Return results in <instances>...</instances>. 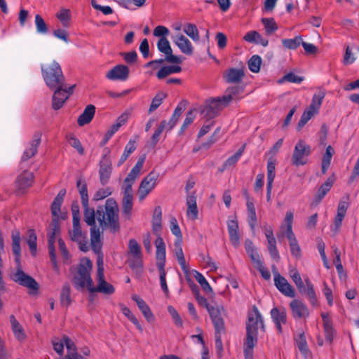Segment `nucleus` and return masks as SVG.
<instances>
[{
    "label": "nucleus",
    "mask_w": 359,
    "mask_h": 359,
    "mask_svg": "<svg viewBox=\"0 0 359 359\" xmlns=\"http://www.w3.org/2000/svg\"><path fill=\"white\" fill-rule=\"evenodd\" d=\"M81 204L83 208V219L90 226V229H99L95 223L96 217L103 230L109 229L114 233L119 231L118 208L114 198H108L104 206H98L96 211L93 208L89 207L88 203Z\"/></svg>",
    "instance_id": "obj_1"
},
{
    "label": "nucleus",
    "mask_w": 359,
    "mask_h": 359,
    "mask_svg": "<svg viewBox=\"0 0 359 359\" xmlns=\"http://www.w3.org/2000/svg\"><path fill=\"white\" fill-rule=\"evenodd\" d=\"M12 251L15 255V262L16 263V271L11 276V279L21 286L28 288L29 294H35L38 293L39 285L36 280L31 276L25 273L21 266V248H20V233L18 230L12 232Z\"/></svg>",
    "instance_id": "obj_2"
},
{
    "label": "nucleus",
    "mask_w": 359,
    "mask_h": 359,
    "mask_svg": "<svg viewBox=\"0 0 359 359\" xmlns=\"http://www.w3.org/2000/svg\"><path fill=\"white\" fill-rule=\"evenodd\" d=\"M259 325L263 331L265 330L262 316L258 309L254 306L252 313H248L246 323V337L243 344L245 359H253L254 347L258 341Z\"/></svg>",
    "instance_id": "obj_3"
},
{
    "label": "nucleus",
    "mask_w": 359,
    "mask_h": 359,
    "mask_svg": "<svg viewBox=\"0 0 359 359\" xmlns=\"http://www.w3.org/2000/svg\"><path fill=\"white\" fill-rule=\"evenodd\" d=\"M66 194V190L65 189H61L56 197L54 198L51 206V214L53 215V219L50 226V231L48 232V252L50 257L51 263L53 266V269L55 271L58 270V266L56 260V254L55 249V242L56 235L60 231V226L59 223V213L60 212L61 206L64 201V198Z\"/></svg>",
    "instance_id": "obj_4"
},
{
    "label": "nucleus",
    "mask_w": 359,
    "mask_h": 359,
    "mask_svg": "<svg viewBox=\"0 0 359 359\" xmlns=\"http://www.w3.org/2000/svg\"><path fill=\"white\" fill-rule=\"evenodd\" d=\"M145 155L140 156L135 165L132 168L126 179L124 180L125 189L123 193V198L122 201L123 212L126 215H130L133 209V188L135 180L140 174V171L143 168L145 161Z\"/></svg>",
    "instance_id": "obj_5"
},
{
    "label": "nucleus",
    "mask_w": 359,
    "mask_h": 359,
    "mask_svg": "<svg viewBox=\"0 0 359 359\" xmlns=\"http://www.w3.org/2000/svg\"><path fill=\"white\" fill-rule=\"evenodd\" d=\"M41 69L43 80L49 88L66 85L62 68L56 61H53L47 65H41Z\"/></svg>",
    "instance_id": "obj_6"
},
{
    "label": "nucleus",
    "mask_w": 359,
    "mask_h": 359,
    "mask_svg": "<svg viewBox=\"0 0 359 359\" xmlns=\"http://www.w3.org/2000/svg\"><path fill=\"white\" fill-rule=\"evenodd\" d=\"M155 246L156 248V266L160 273V284L161 287L166 296L168 295L169 290L166 283V272L165 271V244L163 239L158 238L155 241Z\"/></svg>",
    "instance_id": "obj_7"
},
{
    "label": "nucleus",
    "mask_w": 359,
    "mask_h": 359,
    "mask_svg": "<svg viewBox=\"0 0 359 359\" xmlns=\"http://www.w3.org/2000/svg\"><path fill=\"white\" fill-rule=\"evenodd\" d=\"M93 264L90 259L86 258L81 261L78 266L77 275L74 278V283L78 288H83L86 286L88 290L93 286V280L90 277V271Z\"/></svg>",
    "instance_id": "obj_8"
},
{
    "label": "nucleus",
    "mask_w": 359,
    "mask_h": 359,
    "mask_svg": "<svg viewBox=\"0 0 359 359\" xmlns=\"http://www.w3.org/2000/svg\"><path fill=\"white\" fill-rule=\"evenodd\" d=\"M75 86V85L67 86L66 84L61 86V87L52 88L55 90L52 99V107L53 109L58 110L63 106L66 100L73 93Z\"/></svg>",
    "instance_id": "obj_9"
},
{
    "label": "nucleus",
    "mask_w": 359,
    "mask_h": 359,
    "mask_svg": "<svg viewBox=\"0 0 359 359\" xmlns=\"http://www.w3.org/2000/svg\"><path fill=\"white\" fill-rule=\"evenodd\" d=\"M311 154V147L305 143L304 141L300 140L296 144L292 156V163L296 166L303 165L306 164V156Z\"/></svg>",
    "instance_id": "obj_10"
},
{
    "label": "nucleus",
    "mask_w": 359,
    "mask_h": 359,
    "mask_svg": "<svg viewBox=\"0 0 359 359\" xmlns=\"http://www.w3.org/2000/svg\"><path fill=\"white\" fill-rule=\"evenodd\" d=\"M104 154L102 155L100 162L99 170L100 180L102 185H105L109 182L112 170L109 158L110 149L104 148Z\"/></svg>",
    "instance_id": "obj_11"
},
{
    "label": "nucleus",
    "mask_w": 359,
    "mask_h": 359,
    "mask_svg": "<svg viewBox=\"0 0 359 359\" xmlns=\"http://www.w3.org/2000/svg\"><path fill=\"white\" fill-rule=\"evenodd\" d=\"M158 177V174L153 170L142 180L138 189L140 200L144 199L155 187Z\"/></svg>",
    "instance_id": "obj_12"
},
{
    "label": "nucleus",
    "mask_w": 359,
    "mask_h": 359,
    "mask_svg": "<svg viewBox=\"0 0 359 359\" xmlns=\"http://www.w3.org/2000/svg\"><path fill=\"white\" fill-rule=\"evenodd\" d=\"M158 50L165 55V60L170 63L180 64L182 62L180 57L174 55L168 40L165 37L159 39L157 43Z\"/></svg>",
    "instance_id": "obj_13"
},
{
    "label": "nucleus",
    "mask_w": 359,
    "mask_h": 359,
    "mask_svg": "<svg viewBox=\"0 0 359 359\" xmlns=\"http://www.w3.org/2000/svg\"><path fill=\"white\" fill-rule=\"evenodd\" d=\"M274 285L277 289L285 296L289 297H295V291L287 279L278 272L274 273Z\"/></svg>",
    "instance_id": "obj_14"
},
{
    "label": "nucleus",
    "mask_w": 359,
    "mask_h": 359,
    "mask_svg": "<svg viewBox=\"0 0 359 359\" xmlns=\"http://www.w3.org/2000/svg\"><path fill=\"white\" fill-rule=\"evenodd\" d=\"M227 105L224 104L223 97L212 99L206 104L203 112L208 118H213Z\"/></svg>",
    "instance_id": "obj_15"
},
{
    "label": "nucleus",
    "mask_w": 359,
    "mask_h": 359,
    "mask_svg": "<svg viewBox=\"0 0 359 359\" xmlns=\"http://www.w3.org/2000/svg\"><path fill=\"white\" fill-rule=\"evenodd\" d=\"M130 70L125 65H118L110 69L106 74L107 79L111 81H126L129 77Z\"/></svg>",
    "instance_id": "obj_16"
},
{
    "label": "nucleus",
    "mask_w": 359,
    "mask_h": 359,
    "mask_svg": "<svg viewBox=\"0 0 359 359\" xmlns=\"http://www.w3.org/2000/svg\"><path fill=\"white\" fill-rule=\"evenodd\" d=\"M41 133L36 131L33 135V139L29 142L28 147L25 150L21 160L22 161H27L34 156L37 152L38 147L41 144Z\"/></svg>",
    "instance_id": "obj_17"
},
{
    "label": "nucleus",
    "mask_w": 359,
    "mask_h": 359,
    "mask_svg": "<svg viewBox=\"0 0 359 359\" xmlns=\"http://www.w3.org/2000/svg\"><path fill=\"white\" fill-rule=\"evenodd\" d=\"M270 314L278 333H281L283 332L282 325H285L287 322L285 309L284 308L278 309L274 307L271 310Z\"/></svg>",
    "instance_id": "obj_18"
},
{
    "label": "nucleus",
    "mask_w": 359,
    "mask_h": 359,
    "mask_svg": "<svg viewBox=\"0 0 359 359\" xmlns=\"http://www.w3.org/2000/svg\"><path fill=\"white\" fill-rule=\"evenodd\" d=\"M34 181L33 173L27 170L23 171L16 179V187L19 191L24 192L32 185Z\"/></svg>",
    "instance_id": "obj_19"
},
{
    "label": "nucleus",
    "mask_w": 359,
    "mask_h": 359,
    "mask_svg": "<svg viewBox=\"0 0 359 359\" xmlns=\"http://www.w3.org/2000/svg\"><path fill=\"white\" fill-rule=\"evenodd\" d=\"M245 76L243 69L230 68L224 75V79L229 83H238Z\"/></svg>",
    "instance_id": "obj_20"
},
{
    "label": "nucleus",
    "mask_w": 359,
    "mask_h": 359,
    "mask_svg": "<svg viewBox=\"0 0 359 359\" xmlns=\"http://www.w3.org/2000/svg\"><path fill=\"white\" fill-rule=\"evenodd\" d=\"M290 306L292 314L295 318H305L309 316V311L306 306L297 299L292 300L290 304Z\"/></svg>",
    "instance_id": "obj_21"
},
{
    "label": "nucleus",
    "mask_w": 359,
    "mask_h": 359,
    "mask_svg": "<svg viewBox=\"0 0 359 359\" xmlns=\"http://www.w3.org/2000/svg\"><path fill=\"white\" fill-rule=\"evenodd\" d=\"M132 299L137 304L139 309L141 311L147 321L151 322L154 320V314L144 299L137 294H133L132 296Z\"/></svg>",
    "instance_id": "obj_22"
},
{
    "label": "nucleus",
    "mask_w": 359,
    "mask_h": 359,
    "mask_svg": "<svg viewBox=\"0 0 359 359\" xmlns=\"http://www.w3.org/2000/svg\"><path fill=\"white\" fill-rule=\"evenodd\" d=\"M95 107L93 104L88 105L83 113L79 116L77 123L79 126H83L89 123L94 117Z\"/></svg>",
    "instance_id": "obj_23"
},
{
    "label": "nucleus",
    "mask_w": 359,
    "mask_h": 359,
    "mask_svg": "<svg viewBox=\"0 0 359 359\" xmlns=\"http://www.w3.org/2000/svg\"><path fill=\"white\" fill-rule=\"evenodd\" d=\"M321 317L323 321V328L325 334V339L329 344H331L333 340L334 331L332 321L328 313H322Z\"/></svg>",
    "instance_id": "obj_24"
},
{
    "label": "nucleus",
    "mask_w": 359,
    "mask_h": 359,
    "mask_svg": "<svg viewBox=\"0 0 359 359\" xmlns=\"http://www.w3.org/2000/svg\"><path fill=\"white\" fill-rule=\"evenodd\" d=\"M175 43L183 53L189 55H192L193 46L191 43L184 35H177Z\"/></svg>",
    "instance_id": "obj_25"
},
{
    "label": "nucleus",
    "mask_w": 359,
    "mask_h": 359,
    "mask_svg": "<svg viewBox=\"0 0 359 359\" xmlns=\"http://www.w3.org/2000/svg\"><path fill=\"white\" fill-rule=\"evenodd\" d=\"M64 342L67 348V354L62 358H76L83 357L78 353V348L75 343L67 336L63 337Z\"/></svg>",
    "instance_id": "obj_26"
},
{
    "label": "nucleus",
    "mask_w": 359,
    "mask_h": 359,
    "mask_svg": "<svg viewBox=\"0 0 359 359\" xmlns=\"http://www.w3.org/2000/svg\"><path fill=\"white\" fill-rule=\"evenodd\" d=\"M176 30L183 29V31L194 41L199 40V32L195 24H185V26L182 27V24H176L174 27Z\"/></svg>",
    "instance_id": "obj_27"
},
{
    "label": "nucleus",
    "mask_w": 359,
    "mask_h": 359,
    "mask_svg": "<svg viewBox=\"0 0 359 359\" xmlns=\"http://www.w3.org/2000/svg\"><path fill=\"white\" fill-rule=\"evenodd\" d=\"M243 39L248 42L260 44L264 47L269 44V40L263 38L257 31L247 32Z\"/></svg>",
    "instance_id": "obj_28"
},
{
    "label": "nucleus",
    "mask_w": 359,
    "mask_h": 359,
    "mask_svg": "<svg viewBox=\"0 0 359 359\" xmlns=\"http://www.w3.org/2000/svg\"><path fill=\"white\" fill-rule=\"evenodd\" d=\"M90 243L93 252L97 255H100L102 250L100 229H95L94 228L90 229Z\"/></svg>",
    "instance_id": "obj_29"
},
{
    "label": "nucleus",
    "mask_w": 359,
    "mask_h": 359,
    "mask_svg": "<svg viewBox=\"0 0 359 359\" xmlns=\"http://www.w3.org/2000/svg\"><path fill=\"white\" fill-rule=\"evenodd\" d=\"M182 240L175 241L174 252L182 269L183 271H187L186 260L182 250Z\"/></svg>",
    "instance_id": "obj_30"
},
{
    "label": "nucleus",
    "mask_w": 359,
    "mask_h": 359,
    "mask_svg": "<svg viewBox=\"0 0 359 359\" xmlns=\"http://www.w3.org/2000/svg\"><path fill=\"white\" fill-rule=\"evenodd\" d=\"M187 215L189 217H191L192 219H196L198 217V208L196 203V196H194V194L187 196Z\"/></svg>",
    "instance_id": "obj_31"
},
{
    "label": "nucleus",
    "mask_w": 359,
    "mask_h": 359,
    "mask_svg": "<svg viewBox=\"0 0 359 359\" xmlns=\"http://www.w3.org/2000/svg\"><path fill=\"white\" fill-rule=\"evenodd\" d=\"M10 321L15 337L20 341L25 340L26 335L24 332V330L13 315L10 316Z\"/></svg>",
    "instance_id": "obj_32"
},
{
    "label": "nucleus",
    "mask_w": 359,
    "mask_h": 359,
    "mask_svg": "<svg viewBox=\"0 0 359 359\" xmlns=\"http://www.w3.org/2000/svg\"><path fill=\"white\" fill-rule=\"evenodd\" d=\"M349 196L346 195L341 198L340 202L338 204V226L340 225L346 214V210L349 207Z\"/></svg>",
    "instance_id": "obj_33"
},
{
    "label": "nucleus",
    "mask_w": 359,
    "mask_h": 359,
    "mask_svg": "<svg viewBox=\"0 0 359 359\" xmlns=\"http://www.w3.org/2000/svg\"><path fill=\"white\" fill-rule=\"evenodd\" d=\"M243 92V88L239 86H234L227 88V95L222 96L224 104H229V103L237 96Z\"/></svg>",
    "instance_id": "obj_34"
},
{
    "label": "nucleus",
    "mask_w": 359,
    "mask_h": 359,
    "mask_svg": "<svg viewBox=\"0 0 359 359\" xmlns=\"http://www.w3.org/2000/svg\"><path fill=\"white\" fill-rule=\"evenodd\" d=\"M248 211V222L252 231H255L257 225V217L254 203H249L246 205Z\"/></svg>",
    "instance_id": "obj_35"
},
{
    "label": "nucleus",
    "mask_w": 359,
    "mask_h": 359,
    "mask_svg": "<svg viewBox=\"0 0 359 359\" xmlns=\"http://www.w3.org/2000/svg\"><path fill=\"white\" fill-rule=\"evenodd\" d=\"M333 183L334 180L330 177L320 187L316 195V201L317 203H318L330 190Z\"/></svg>",
    "instance_id": "obj_36"
},
{
    "label": "nucleus",
    "mask_w": 359,
    "mask_h": 359,
    "mask_svg": "<svg viewBox=\"0 0 359 359\" xmlns=\"http://www.w3.org/2000/svg\"><path fill=\"white\" fill-rule=\"evenodd\" d=\"M245 147L246 144H243L233 155L226 160V161L224 163V169H227L228 168L234 166L236 164L243 154Z\"/></svg>",
    "instance_id": "obj_37"
},
{
    "label": "nucleus",
    "mask_w": 359,
    "mask_h": 359,
    "mask_svg": "<svg viewBox=\"0 0 359 359\" xmlns=\"http://www.w3.org/2000/svg\"><path fill=\"white\" fill-rule=\"evenodd\" d=\"M302 36H296L293 39H284L282 40V44L285 48L289 50H296L302 43Z\"/></svg>",
    "instance_id": "obj_38"
},
{
    "label": "nucleus",
    "mask_w": 359,
    "mask_h": 359,
    "mask_svg": "<svg viewBox=\"0 0 359 359\" xmlns=\"http://www.w3.org/2000/svg\"><path fill=\"white\" fill-rule=\"evenodd\" d=\"M128 264L131 269L137 275L140 276L143 272L142 256L133 257L128 260Z\"/></svg>",
    "instance_id": "obj_39"
},
{
    "label": "nucleus",
    "mask_w": 359,
    "mask_h": 359,
    "mask_svg": "<svg viewBox=\"0 0 359 359\" xmlns=\"http://www.w3.org/2000/svg\"><path fill=\"white\" fill-rule=\"evenodd\" d=\"M136 149L135 141L133 140H130L128 144L126 145L124 151L121 155L117 165L121 166L128 158V156L134 152Z\"/></svg>",
    "instance_id": "obj_40"
},
{
    "label": "nucleus",
    "mask_w": 359,
    "mask_h": 359,
    "mask_svg": "<svg viewBox=\"0 0 359 359\" xmlns=\"http://www.w3.org/2000/svg\"><path fill=\"white\" fill-rule=\"evenodd\" d=\"M71 288L68 283L63 285L60 293V303L64 306H69L71 304L72 299L70 297Z\"/></svg>",
    "instance_id": "obj_41"
},
{
    "label": "nucleus",
    "mask_w": 359,
    "mask_h": 359,
    "mask_svg": "<svg viewBox=\"0 0 359 359\" xmlns=\"http://www.w3.org/2000/svg\"><path fill=\"white\" fill-rule=\"evenodd\" d=\"M245 248L253 264L261 261L259 255L255 249L253 243L250 240L247 239L245 241Z\"/></svg>",
    "instance_id": "obj_42"
},
{
    "label": "nucleus",
    "mask_w": 359,
    "mask_h": 359,
    "mask_svg": "<svg viewBox=\"0 0 359 359\" xmlns=\"http://www.w3.org/2000/svg\"><path fill=\"white\" fill-rule=\"evenodd\" d=\"M114 287L107 282L104 283L103 285L97 284V287H93V285L92 287L90 289V292H98L104 293L105 294H112L114 292Z\"/></svg>",
    "instance_id": "obj_43"
},
{
    "label": "nucleus",
    "mask_w": 359,
    "mask_h": 359,
    "mask_svg": "<svg viewBox=\"0 0 359 359\" xmlns=\"http://www.w3.org/2000/svg\"><path fill=\"white\" fill-rule=\"evenodd\" d=\"M324 97L325 93L323 90H319L317 93L314 94L309 109L316 113L322 104Z\"/></svg>",
    "instance_id": "obj_44"
},
{
    "label": "nucleus",
    "mask_w": 359,
    "mask_h": 359,
    "mask_svg": "<svg viewBox=\"0 0 359 359\" xmlns=\"http://www.w3.org/2000/svg\"><path fill=\"white\" fill-rule=\"evenodd\" d=\"M76 187L81 196V203H88L87 184L84 180H78Z\"/></svg>",
    "instance_id": "obj_45"
},
{
    "label": "nucleus",
    "mask_w": 359,
    "mask_h": 359,
    "mask_svg": "<svg viewBox=\"0 0 359 359\" xmlns=\"http://www.w3.org/2000/svg\"><path fill=\"white\" fill-rule=\"evenodd\" d=\"M184 108L180 104H178L175 109L172 116H171L168 123H167L168 130H172L178 121L180 116L184 111Z\"/></svg>",
    "instance_id": "obj_46"
},
{
    "label": "nucleus",
    "mask_w": 359,
    "mask_h": 359,
    "mask_svg": "<svg viewBox=\"0 0 359 359\" xmlns=\"http://www.w3.org/2000/svg\"><path fill=\"white\" fill-rule=\"evenodd\" d=\"M290 277L293 282L295 283L299 292L302 294L305 293L306 288L299 273L297 270H292L290 271Z\"/></svg>",
    "instance_id": "obj_47"
},
{
    "label": "nucleus",
    "mask_w": 359,
    "mask_h": 359,
    "mask_svg": "<svg viewBox=\"0 0 359 359\" xmlns=\"http://www.w3.org/2000/svg\"><path fill=\"white\" fill-rule=\"evenodd\" d=\"M72 223L73 229L69 231V236L72 241L76 242L83 238L80 221H78L77 222H72Z\"/></svg>",
    "instance_id": "obj_48"
},
{
    "label": "nucleus",
    "mask_w": 359,
    "mask_h": 359,
    "mask_svg": "<svg viewBox=\"0 0 359 359\" xmlns=\"http://www.w3.org/2000/svg\"><path fill=\"white\" fill-rule=\"evenodd\" d=\"M194 277L196 280L198 281V283L201 285L203 290L206 293H212L213 292L211 286L210 285L209 283L207 281L205 278L203 276V275L198 271H195Z\"/></svg>",
    "instance_id": "obj_49"
},
{
    "label": "nucleus",
    "mask_w": 359,
    "mask_h": 359,
    "mask_svg": "<svg viewBox=\"0 0 359 359\" xmlns=\"http://www.w3.org/2000/svg\"><path fill=\"white\" fill-rule=\"evenodd\" d=\"M121 307L123 314L126 316L141 332H142L143 328L142 325L137 318L133 314L130 309L124 306H121Z\"/></svg>",
    "instance_id": "obj_50"
},
{
    "label": "nucleus",
    "mask_w": 359,
    "mask_h": 359,
    "mask_svg": "<svg viewBox=\"0 0 359 359\" xmlns=\"http://www.w3.org/2000/svg\"><path fill=\"white\" fill-rule=\"evenodd\" d=\"M261 64V57L258 55H255L248 61V68L251 72L257 73L260 70Z\"/></svg>",
    "instance_id": "obj_51"
},
{
    "label": "nucleus",
    "mask_w": 359,
    "mask_h": 359,
    "mask_svg": "<svg viewBox=\"0 0 359 359\" xmlns=\"http://www.w3.org/2000/svg\"><path fill=\"white\" fill-rule=\"evenodd\" d=\"M212 323L215 327V333L226 332L224 320L222 314L211 318Z\"/></svg>",
    "instance_id": "obj_52"
},
{
    "label": "nucleus",
    "mask_w": 359,
    "mask_h": 359,
    "mask_svg": "<svg viewBox=\"0 0 359 359\" xmlns=\"http://www.w3.org/2000/svg\"><path fill=\"white\" fill-rule=\"evenodd\" d=\"M212 323L215 327V333L226 332L224 320L222 314L211 318Z\"/></svg>",
    "instance_id": "obj_53"
},
{
    "label": "nucleus",
    "mask_w": 359,
    "mask_h": 359,
    "mask_svg": "<svg viewBox=\"0 0 359 359\" xmlns=\"http://www.w3.org/2000/svg\"><path fill=\"white\" fill-rule=\"evenodd\" d=\"M167 97V94L164 93H159L156 95L153 98L151 105L149 109V113L155 111L163 102V100Z\"/></svg>",
    "instance_id": "obj_54"
},
{
    "label": "nucleus",
    "mask_w": 359,
    "mask_h": 359,
    "mask_svg": "<svg viewBox=\"0 0 359 359\" xmlns=\"http://www.w3.org/2000/svg\"><path fill=\"white\" fill-rule=\"evenodd\" d=\"M36 235L33 229L28 230L27 244L29 247L32 255H35L36 252Z\"/></svg>",
    "instance_id": "obj_55"
},
{
    "label": "nucleus",
    "mask_w": 359,
    "mask_h": 359,
    "mask_svg": "<svg viewBox=\"0 0 359 359\" xmlns=\"http://www.w3.org/2000/svg\"><path fill=\"white\" fill-rule=\"evenodd\" d=\"M67 140L69 144L76 149L79 154L83 155L84 154V149L81 145L80 140L74 135L71 134L67 136Z\"/></svg>",
    "instance_id": "obj_56"
},
{
    "label": "nucleus",
    "mask_w": 359,
    "mask_h": 359,
    "mask_svg": "<svg viewBox=\"0 0 359 359\" xmlns=\"http://www.w3.org/2000/svg\"><path fill=\"white\" fill-rule=\"evenodd\" d=\"M170 231L176 236L175 241L182 240V234L181 229L178 225L177 220L175 217H172L170 220Z\"/></svg>",
    "instance_id": "obj_57"
},
{
    "label": "nucleus",
    "mask_w": 359,
    "mask_h": 359,
    "mask_svg": "<svg viewBox=\"0 0 359 359\" xmlns=\"http://www.w3.org/2000/svg\"><path fill=\"white\" fill-rule=\"evenodd\" d=\"M332 149V148L331 147V146H328L326 149L325 153L324 154V155L323 156L322 172L323 174H325L327 170L328 169V168L330 165V161H331V158H332V153H331Z\"/></svg>",
    "instance_id": "obj_58"
},
{
    "label": "nucleus",
    "mask_w": 359,
    "mask_h": 359,
    "mask_svg": "<svg viewBox=\"0 0 359 359\" xmlns=\"http://www.w3.org/2000/svg\"><path fill=\"white\" fill-rule=\"evenodd\" d=\"M305 282L307 287V289L306 290L307 296L309 298L311 304L316 306L317 305L318 301L313 289V285L308 278L305 280Z\"/></svg>",
    "instance_id": "obj_59"
},
{
    "label": "nucleus",
    "mask_w": 359,
    "mask_h": 359,
    "mask_svg": "<svg viewBox=\"0 0 359 359\" xmlns=\"http://www.w3.org/2000/svg\"><path fill=\"white\" fill-rule=\"evenodd\" d=\"M166 127L167 121L165 120L162 121L151 137V142L154 146L158 143L162 132L166 128Z\"/></svg>",
    "instance_id": "obj_60"
},
{
    "label": "nucleus",
    "mask_w": 359,
    "mask_h": 359,
    "mask_svg": "<svg viewBox=\"0 0 359 359\" xmlns=\"http://www.w3.org/2000/svg\"><path fill=\"white\" fill-rule=\"evenodd\" d=\"M315 113L316 112H314L310 109H309L306 111H304L297 124V130H301V128H303L306 124V123L311 118V117L313 116Z\"/></svg>",
    "instance_id": "obj_61"
},
{
    "label": "nucleus",
    "mask_w": 359,
    "mask_h": 359,
    "mask_svg": "<svg viewBox=\"0 0 359 359\" xmlns=\"http://www.w3.org/2000/svg\"><path fill=\"white\" fill-rule=\"evenodd\" d=\"M128 248L133 257L142 256L140 246L135 239H130L129 241Z\"/></svg>",
    "instance_id": "obj_62"
},
{
    "label": "nucleus",
    "mask_w": 359,
    "mask_h": 359,
    "mask_svg": "<svg viewBox=\"0 0 359 359\" xmlns=\"http://www.w3.org/2000/svg\"><path fill=\"white\" fill-rule=\"evenodd\" d=\"M276 163L271 160L267 163V184H273L276 176Z\"/></svg>",
    "instance_id": "obj_63"
},
{
    "label": "nucleus",
    "mask_w": 359,
    "mask_h": 359,
    "mask_svg": "<svg viewBox=\"0 0 359 359\" xmlns=\"http://www.w3.org/2000/svg\"><path fill=\"white\" fill-rule=\"evenodd\" d=\"M168 311L170 314L175 325L182 327L183 326V321L177 310L173 306H168Z\"/></svg>",
    "instance_id": "obj_64"
}]
</instances>
